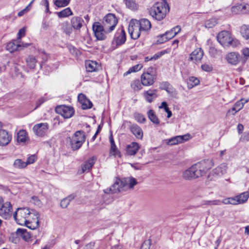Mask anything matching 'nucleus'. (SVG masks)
<instances>
[{"mask_svg": "<svg viewBox=\"0 0 249 249\" xmlns=\"http://www.w3.org/2000/svg\"><path fill=\"white\" fill-rule=\"evenodd\" d=\"M70 140V144L71 147L73 150H77L79 149L84 142H81L80 141H76L74 140Z\"/></svg>", "mask_w": 249, "mask_h": 249, "instance_id": "40", "label": "nucleus"}, {"mask_svg": "<svg viewBox=\"0 0 249 249\" xmlns=\"http://www.w3.org/2000/svg\"><path fill=\"white\" fill-rule=\"evenodd\" d=\"M84 20L80 17H73L71 20V26L74 30H79L83 26Z\"/></svg>", "mask_w": 249, "mask_h": 249, "instance_id": "21", "label": "nucleus"}, {"mask_svg": "<svg viewBox=\"0 0 249 249\" xmlns=\"http://www.w3.org/2000/svg\"><path fill=\"white\" fill-rule=\"evenodd\" d=\"M231 38L229 32L225 31L220 32L217 36V41L223 47L227 46L228 43L232 42L230 41Z\"/></svg>", "mask_w": 249, "mask_h": 249, "instance_id": "19", "label": "nucleus"}, {"mask_svg": "<svg viewBox=\"0 0 249 249\" xmlns=\"http://www.w3.org/2000/svg\"><path fill=\"white\" fill-rule=\"evenodd\" d=\"M164 34L168 40L174 37L177 35V33H174L172 29L170 31H167Z\"/></svg>", "mask_w": 249, "mask_h": 249, "instance_id": "59", "label": "nucleus"}, {"mask_svg": "<svg viewBox=\"0 0 249 249\" xmlns=\"http://www.w3.org/2000/svg\"><path fill=\"white\" fill-rule=\"evenodd\" d=\"M225 59L229 64L232 66H236L240 62L242 63V56L238 52L228 53L225 56Z\"/></svg>", "mask_w": 249, "mask_h": 249, "instance_id": "13", "label": "nucleus"}, {"mask_svg": "<svg viewBox=\"0 0 249 249\" xmlns=\"http://www.w3.org/2000/svg\"><path fill=\"white\" fill-rule=\"evenodd\" d=\"M221 203V201L219 200H213L204 201L203 204L208 205H220Z\"/></svg>", "mask_w": 249, "mask_h": 249, "instance_id": "53", "label": "nucleus"}, {"mask_svg": "<svg viewBox=\"0 0 249 249\" xmlns=\"http://www.w3.org/2000/svg\"><path fill=\"white\" fill-rule=\"evenodd\" d=\"M135 120L140 123H144L146 119L143 115L140 114L139 113H135L134 114Z\"/></svg>", "mask_w": 249, "mask_h": 249, "instance_id": "47", "label": "nucleus"}, {"mask_svg": "<svg viewBox=\"0 0 249 249\" xmlns=\"http://www.w3.org/2000/svg\"><path fill=\"white\" fill-rule=\"evenodd\" d=\"M109 141L111 144V148L110 150L111 152L113 153V155H116L118 154V153H119V150H118V148L115 143V142L113 138L112 134H111V135L109 136Z\"/></svg>", "mask_w": 249, "mask_h": 249, "instance_id": "38", "label": "nucleus"}, {"mask_svg": "<svg viewBox=\"0 0 249 249\" xmlns=\"http://www.w3.org/2000/svg\"><path fill=\"white\" fill-rule=\"evenodd\" d=\"M70 140H74L76 141H80L84 142L86 140L85 132L82 130L77 131L75 132L71 138H69Z\"/></svg>", "mask_w": 249, "mask_h": 249, "instance_id": "27", "label": "nucleus"}, {"mask_svg": "<svg viewBox=\"0 0 249 249\" xmlns=\"http://www.w3.org/2000/svg\"><path fill=\"white\" fill-rule=\"evenodd\" d=\"M190 138V135L189 134L184 135L177 136L172 137L171 139L166 140V144L169 145L177 144L179 143H181L184 141L189 140Z\"/></svg>", "mask_w": 249, "mask_h": 249, "instance_id": "18", "label": "nucleus"}, {"mask_svg": "<svg viewBox=\"0 0 249 249\" xmlns=\"http://www.w3.org/2000/svg\"><path fill=\"white\" fill-rule=\"evenodd\" d=\"M169 11V6L167 2L163 0L161 2H157L151 7L149 14L152 18L158 21L162 20Z\"/></svg>", "mask_w": 249, "mask_h": 249, "instance_id": "2", "label": "nucleus"}, {"mask_svg": "<svg viewBox=\"0 0 249 249\" xmlns=\"http://www.w3.org/2000/svg\"><path fill=\"white\" fill-rule=\"evenodd\" d=\"M130 129L131 132L139 139H142L143 133L142 129L136 124H133L130 125Z\"/></svg>", "mask_w": 249, "mask_h": 249, "instance_id": "25", "label": "nucleus"}, {"mask_svg": "<svg viewBox=\"0 0 249 249\" xmlns=\"http://www.w3.org/2000/svg\"><path fill=\"white\" fill-rule=\"evenodd\" d=\"M70 204V202L69 199H66V198H63L61 202L60 206L62 208H66Z\"/></svg>", "mask_w": 249, "mask_h": 249, "instance_id": "61", "label": "nucleus"}, {"mask_svg": "<svg viewBox=\"0 0 249 249\" xmlns=\"http://www.w3.org/2000/svg\"><path fill=\"white\" fill-rule=\"evenodd\" d=\"M85 66L87 71L89 72L95 71L98 70V63L93 61L88 60L85 62Z\"/></svg>", "mask_w": 249, "mask_h": 249, "instance_id": "28", "label": "nucleus"}, {"mask_svg": "<svg viewBox=\"0 0 249 249\" xmlns=\"http://www.w3.org/2000/svg\"><path fill=\"white\" fill-rule=\"evenodd\" d=\"M204 52L203 50L201 48H198L190 53L188 60L197 64L201 61Z\"/></svg>", "mask_w": 249, "mask_h": 249, "instance_id": "16", "label": "nucleus"}, {"mask_svg": "<svg viewBox=\"0 0 249 249\" xmlns=\"http://www.w3.org/2000/svg\"><path fill=\"white\" fill-rule=\"evenodd\" d=\"M55 111L65 119L71 118L74 114V110L72 107L65 105L57 106L55 108Z\"/></svg>", "mask_w": 249, "mask_h": 249, "instance_id": "10", "label": "nucleus"}, {"mask_svg": "<svg viewBox=\"0 0 249 249\" xmlns=\"http://www.w3.org/2000/svg\"><path fill=\"white\" fill-rule=\"evenodd\" d=\"M25 32H26V28L23 27V28L20 29L19 30L18 34L17 39H18V40H20V38L25 36Z\"/></svg>", "mask_w": 249, "mask_h": 249, "instance_id": "60", "label": "nucleus"}, {"mask_svg": "<svg viewBox=\"0 0 249 249\" xmlns=\"http://www.w3.org/2000/svg\"><path fill=\"white\" fill-rule=\"evenodd\" d=\"M58 17L59 18L68 17L72 15V12L70 8H66L62 11L59 12L57 13Z\"/></svg>", "mask_w": 249, "mask_h": 249, "instance_id": "36", "label": "nucleus"}, {"mask_svg": "<svg viewBox=\"0 0 249 249\" xmlns=\"http://www.w3.org/2000/svg\"><path fill=\"white\" fill-rule=\"evenodd\" d=\"M31 163V162L30 161V157H29L28 158L26 162H24L20 159L16 160L13 163V166L15 168L21 169L25 168L27 165Z\"/></svg>", "mask_w": 249, "mask_h": 249, "instance_id": "29", "label": "nucleus"}, {"mask_svg": "<svg viewBox=\"0 0 249 249\" xmlns=\"http://www.w3.org/2000/svg\"><path fill=\"white\" fill-rule=\"evenodd\" d=\"M125 3L126 7L131 10L137 9V5L133 0H125Z\"/></svg>", "mask_w": 249, "mask_h": 249, "instance_id": "46", "label": "nucleus"}, {"mask_svg": "<svg viewBox=\"0 0 249 249\" xmlns=\"http://www.w3.org/2000/svg\"><path fill=\"white\" fill-rule=\"evenodd\" d=\"M142 67L141 64L136 65L129 68L128 71L124 73V75H127L131 72H137L140 71Z\"/></svg>", "mask_w": 249, "mask_h": 249, "instance_id": "44", "label": "nucleus"}, {"mask_svg": "<svg viewBox=\"0 0 249 249\" xmlns=\"http://www.w3.org/2000/svg\"><path fill=\"white\" fill-rule=\"evenodd\" d=\"M142 82L138 79L133 81L131 83V87L134 91H138L142 88Z\"/></svg>", "mask_w": 249, "mask_h": 249, "instance_id": "42", "label": "nucleus"}, {"mask_svg": "<svg viewBox=\"0 0 249 249\" xmlns=\"http://www.w3.org/2000/svg\"><path fill=\"white\" fill-rule=\"evenodd\" d=\"M216 24V20L214 18H211L205 21V26L207 28H211L214 26Z\"/></svg>", "mask_w": 249, "mask_h": 249, "instance_id": "48", "label": "nucleus"}, {"mask_svg": "<svg viewBox=\"0 0 249 249\" xmlns=\"http://www.w3.org/2000/svg\"><path fill=\"white\" fill-rule=\"evenodd\" d=\"M157 92L156 89H150L143 92V96L147 102L151 103L157 97Z\"/></svg>", "mask_w": 249, "mask_h": 249, "instance_id": "22", "label": "nucleus"}, {"mask_svg": "<svg viewBox=\"0 0 249 249\" xmlns=\"http://www.w3.org/2000/svg\"><path fill=\"white\" fill-rule=\"evenodd\" d=\"M140 148L139 144L136 142H132L127 145L126 148V153L130 156L135 155Z\"/></svg>", "mask_w": 249, "mask_h": 249, "instance_id": "23", "label": "nucleus"}, {"mask_svg": "<svg viewBox=\"0 0 249 249\" xmlns=\"http://www.w3.org/2000/svg\"><path fill=\"white\" fill-rule=\"evenodd\" d=\"M240 33L245 39H249V26L243 25L240 28Z\"/></svg>", "mask_w": 249, "mask_h": 249, "instance_id": "35", "label": "nucleus"}, {"mask_svg": "<svg viewBox=\"0 0 249 249\" xmlns=\"http://www.w3.org/2000/svg\"><path fill=\"white\" fill-rule=\"evenodd\" d=\"M118 23V20L113 14H108L104 18V26L108 32L113 31Z\"/></svg>", "mask_w": 249, "mask_h": 249, "instance_id": "5", "label": "nucleus"}, {"mask_svg": "<svg viewBox=\"0 0 249 249\" xmlns=\"http://www.w3.org/2000/svg\"><path fill=\"white\" fill-rule=\"evenodd\" d=\"M61 29L63 32L66 35L70 36L72 32V28L68 21H65L61 23Z\"/></svg>", "mask_w": 249, "mask_h": 249, "instance_id": "33", "label": "nucleus"}, {"mask_svg": "<svg viewBox=\"0 0 249 249\" xmlns=\"http://www.w3.org/2000/svg\"><path fill=\"white\" fill-rule=\"evenodd\" d=\"M32 215L35 216V217H32V240L33 237L36 239L34 244H36L42 237V234L41 231L37 230L39 225L38 213L36 210L32 209Z\"/></svg>", "mask_w": 249, "mask_h": 249, "instance_id": "4", "label": "nucleus"}, {"mask_svg": "<svg viewBox=\"0 0 249 249\" xmlns=\"http://www.w3.org/2000/svg\"><path fill=\"white\" fill-rule=\"evenodd\" d=\"M92 29L97 40H103L106 38V33L108 32L100 22H95L92 25Z\"/></svg>", "mask_w": 249, "mask_h": 249, "instance_id": "8", "label": "nucleus"}, {"mask_svg": "<svg viewBox=\"0 0 249 249\" xmlns=\"http://www.w3.org/2000/svg\"><path fill=\"white\" fill-rule=\"evenodd\" d=\"M52 26V24L50 21H47L45 20H44L42 21V27L44 30H47L50 27Z\"/></svg>", "mask_w": 249, "mask_h": 249, "instance_id": "62", "label": "nucleus"}, {"mask_svg": "<svg viewBox=\"0 0 249 249\" xmlns=\"http://www.w3.org/2000/svg\"><path fill=\"white\" fill-rule=\"evenodd\" d=\"M26 140V132L24 130H20L17 134V141L18 142H25Z\"/></svg>", "mask_w": 249, "mask_h": 249, "instance_id": "41", "label": "nucleus"}, {"mask_svg": "<svg viewBox=\"0 0 249 249\" xmlns=\"http://www.w3.org/2000/svg\"><path fill=\"white\" fill-rule=\"evenodd\" d=\"M128 187L130 189H132L134 186L138 184V182L136 179L130 177L128 179Z\"/></svg>", "mask_w": 249, "mask_h": 249, "instance_id": "54", "label": "nucleus"}, {"mask_svg": "<svg viewBox=\"0 0 249 249\" xmlns=\"http://www.w3.org/2000/svg\"><path fill=\"white\" fill-rule=\"evenodd\" d=\"M12 206L10 202H6L0 207V216L7 219L12 215Z\"/></svg>", "mask_w": 249, "mask_h": 249, "instance_id": "15", "label": "nucleus"}, {"mask_svg": "<svg viewBox=\"0 0 249 249\" xmlns=\"http://www.w3.org/2000/svg\"><path fill=\"white\" fill-rule=\"evenodd\" d=\"M158 37V39L157 40V42L158 44H162L168 41V39L166 38V36L164 34L160 35Z\"/></svg>", "mask_w": 249, "mask_h": 249, "instance_id": "56", "label": "nucleus"}, {"mask_svg": "<svg viewBox=\"0 0 249 249\" xmlns=\"http://www.w3.org/2000/svg\"><path fill=\"white\" fill-rule=\"evenodd\" d=\"M49 128L48 123H39L34 126L33 130L36 135L40 137L44 136Z\"/></svg>", "mask_w": 249, "mask_h": 249, "instance_id": "17", "label": "nucleus"}, {"mask_svg": "<svg viewBox=\"0 0 249 249\" xmlns=\"http://www.w3.org/2000/svg\"><path fill=\"white\" fill-rule=\"evenodd\" d=\"M153 68H150L146 72H144L141 75V82L142 85L149 86L154 84L156 79V75L153 73Z\"/></svg>", "mask_w": 249, "mask_h": 249, "instance_id": "7", "label": "nucleus"}, {"mask_svg": "<svg viewBox=\"0 0 249 249\" xmlns=\"http://www.w3.org/2000/svg\"><path fill=\"white\" fill-rule=\"evenodd\" d=\"M94 164V157L90 158L84 164L81 166L82 173H84L86 171H89L91 169Z\"/></svg>", "mask_w": 249, "mask_h": 249, "instance_id": "31", "label": "nucleus"}, {"mask_svg": "<svg viewBox=\"0 0 249 249\" xmlns=\"http://www.w3.org/2000/svg\"><path fill=\"white\" fill-rule=\"evenodd\" d=\"M32 203H34L35 205L39 207L41 205V201L36 196H32Z\"/></svg>", "mask_w": 249, "mask_h": 249, "instance_id": "63", "label": "nucleus"}, {"mask_svg": "<svg viewBox=\"0 0 249 249\" xmlns=\"http://www.w3.org/2000/svg\"><path fill=\"white\" fill-rule=\"evenodd\" d=\"M213 166V163L211 160H202L185 170L182 173V177L187 180L198 178L205 175Z\"/></svg>", "mask_w": 249, "mask_h": 249, "instance_id": "1", "label": "nucleus"}, {"mask_svg": "<svg viewBox=\"0 0 249 249\" xmlns=\"http://www.w3.org/2000/svg\"><path fill=\"white\" fill-rule=\"evenodd\" d=\"M227 166L225 163H222L214 169L208 175V179L214 180L217 178L225 174L227 172Z\"/></svg>", "mask_w": 249, "mask_h": 249, "instance_id": "12", "label": "nucleus"}, {"mask_svg": "<svg viewBox=\"0 0 249 249\" xmlns=\"http://www.w3.org/2000/svg\"><path fill=\"white\" fill-rule=\"evenodd\" d=\"M242 53L244 55L242 56V63L244 64L249 57V48H246L242 50Z\"/></svg>", "mask_w": 249, "mask_h": 249, "instance_id": "49", "label": "nucleus"}, {"mask_svg": "<svg viewBox=\"0 0 249 249\" xmlns=\"http://www.w3.org/2000/svg\"><path fill=\"white\" fill-rule=\"evenodd\" d=\"M240 204L245 203L249 197V193L248 192H243L239 195H237Z\"/></svg>", "mask_w": 249, "mask_h": 249, "instance_id": "39", "label": "nucleus"}, {"mask_svg": "<svg viewBox=\"0 0 249 249\" xmlns=\"http://www.w3.org/2000/svg\"><path fill=\"white\" fill-rule=\"evenodd\" d=\"M201 67L203 71L207 72H210L213 70V67L211 64H204L201 65Z\"/></svg>", "mask_w": 249, "mask_h": 249, "instance_id": "57", "label": "nucleus"}, {"mask_svg": "<svg viewBox=\"0 0 249 249\" xmlns=\"http://www.w3.org/2000/svg\"><path fill=\"white\" fill-rule=\"evenodd\" d=\"M70 0H56L54 4L58 7L66 6L70 3Z\"/></svg>", "mask_w": 249, "mask_h": 249, "instance_id": "45", "label": "nucleus"}, {"mask_svg": "<svg viewBox=\"0 0 249 249\" xmlns=\"http://www.w3.org/2000/svg\"><path fill=\"white\" fill-rule=\"evenodd\" d=\"M30 45V43H24L18 39H14L9 42L6 46V49L11 53L20 51Z\"/></svg>", "mask_w": 249, "mask_h": 249, "instance_id": "9", "label": "nucleus"}, {"mask_svg": "<svg viewBox=\"0 0 249 249\" xmlns=\"http://www.w3.org/2000/svg\"><path fill=\"white\" fill-rule=\"evenodd\" d=\"M138 25L141 30L144 32L149 31L151 28V22L146 18H142L140 20H138Z\"/></svg>", "mask_w": 249, "mask_h": 249, "instance_id": "24", "label": "nucleus"}, {"mask_svg": "<svg viewBox=\"0 0 249 249\" xmlns=\"http://www.w3.org/2000/svg\"><path fill=\"white\" fill-rule=\"evenodd\" d=\"M3 125L0 122V146L8 145L12 140V134L7 130L3 129Z\"/></svg>", "mask_w": 249, "mask_h": 249, "instance_id": "11", "label": "nucleus"}, {"mask_svg": "<svg viewBox=\"0 0 249 249\" xmlns=\"http://www.w3.org/2000/svg\"><path fill=\"white\" fill-rule=\"evenodd\" d=\"M172 86L167 81L162 82L160 84V88L161 89L165 90L166 91L170 89V88H171Z\"/></svg>", "mask_w": 249, "mask_h": 249, "instance_id": "50", "label": "nucleus"}, {"mask_svg": "<svg viewBox=\"0 0 249 249\" xmlns=\"http://www.w3.org/2000/svg\"><path fill=\"white\" fill-rule=\"evenodd\" d=\"M147 116L149 119L154 124H160V120L158 117L156 116L154 111L152 109L149 110L147 112Z\"/></svg>", "mask_w": 249, "mask_h": 249, "instance_id": "34", "label": "nucleus"}, {"mask_svg": "<svg viewBox=\"0 0 249 249\" xmlns=\"http://www.w3.org/2000/svg\"><path fill=\"white\" fill-rule=\"evenodd\" d=\"M128 30L131 38L133 39H138L140 36L141 32H142L138 25V20L134 19H131L130 21Z\"/></svg>", "mask_w": 249, "mask_h": 249, "instance_id": "6", "label": "nucleus"}, {"mask_svg": "<svg viewBox=\"0 0 249 249\" xmlns=\"http://www.w3.org/2000/svg\"><path fill=\"white\" fill-rule=\"evenodd\" d=\"M78 100L81 104V107L83 109L91 108L92 107V102L87 98L85 95L80 93L78 96Z\"/></svg>", "mask_w": 249, "mask_h": 249, "instance_id": "20", "label": "nucleus"}, {"mask_svg": "<svg viewBox=\"0 0 249 249\" xmlns=\"http://www.w3.org/2000/svg\"><path fill=\"white\" fill-rule=\"evenodd\" d=\"M68 49L70 52L74 56H78L80 54V51L78 50L75 47L72 45L68 46Z\"/></svg>", "mask_w": 249, "mask_h": 249, "instance_id": "52", "label": "nucleus"}, {"mask_svg": "<svg viewBox=\"0 0 249 249\" xmlns=\"http://www.w3.org/2000/svg\"><path fill=\"white\" fill-rule=\"evenodd\" d=\"M126 181L124 182L120 179H117L115 182L110 187L111 188L115 189L116 190V193L121 192L123 188L125 186Z\"/></svg>", "mask_w": 249, "mask_h": 249, "instance_id": "30", "label": "nucleus"}, {"mask_svg": "<svg viewBox=\"0 0 249 249\" xmlns=\"http://www.w3.org/2000/svg\"><path fill=\"white\" fill-rule=\"evenodd\" d=\"M31 8V2L29 3V4L23 10H21L18 13V17H22L28 12L30 11Z\"/></svg>", "mask_w": 249, "mask_h": 249, "instance_id": "51", "label": "nucleus"}, {"mask_svg": "<svg viewBox=\"0 0 249 249\" xmlns=\"http://www.w3.org/2000/svg\"><path fill=\"white\" fill-rule=\"evenodd\" d=\"M199 83V79L195 77L191 76L187 79V87L189 89L198 85Z\"/></svg>", "mask_w": 249, "mask_h": 249, "instance_id": "32", "label": "nucleus"}, {"mask_svg": "<svg viewBox=\"0 0 249 249\" xmlns=\"http://www.w3.org/2000/svg\"><path fill=\"white\" fill-rule=\"evenodd\" d=\"M223 203L225 204H231L232 205H237L240 204L238 198L237 196L234 197L226 198L224 200Z\"/></svg>", "mask_w": 249, "mask_h": 249, "instance_id": "37", "label": "nucleus"}, {"mask_svg": "<svg viewBox=\"0 0 249 249\" xmlns=\"http://www.w3.org/2000/svg\"><path fill=\"white\" fill-rule=\"evenodd\" d=\"M249 101V99H241L239 101L236 102L234 106L236 107V110H240L244 107L245 103Z\"/></svg>", "mask_w": 249, "mask_h": 249, "instance_id": "43", "label": "nucleus"}, {"mask_svg": "<svg viewBox=\"0 0 249 249\" xmlns=\"http://www.w3.org/2000/svg\"><path fill=\"white\" fill-rule=\"evenodd\" d=\"M249 140V133H244L240 138V141L242 142H246Z\"/></svg>", "mask_w": 249, "mask_h": 249, "instance_id": "64", "label": "nucleus"}, {"mask_svg": "<svg viewBox=\"0 0 249 249\" xmlns=\"http://www.w3.org/2000/svg\"><path fill=\"white\" fill-rule=\"evenodd\" d=\"M125 41L126 34L124 29L121 28L118 29L115 33L112 41V44H115L116 46H120L124 44Z\"/></svg>", "mask_w": 249, "mask_h": 249, "instance_id": "14", "label": "nucleus"}, {"mask_svg": "<svg viewBox=\"0 0 249 249\" xmlns=\"http://www.w3.org/2000/svg\"><path fill=\"white\" fill-rule=\"evenodd\" d=\"M16 234L18 236H21L25 241H29L31 237L30 232H27V230L24 229H18Z\"/></svg>", "mask_w": 249, "mask_h": 249, "instance_id": "26", "label": "nucleus"}, {"mask_svg": "<svg viewBox=\"0 0 249 249\" xmlns=\"http://www.w3.org/2000/svg\"><path fill=\"white\" fill-rule=\"evenodd\" d=\"M31 214L30 209L27 207L18 208L13 213V217L16 222L20 225H25L31 229V226L28 225L30 222L27 219Z\"/></svg>", "mask_w": 249, "mask_h": 249, "instance_id": "3", "label": "nucleus"}, {"mask_svg": "<svg viewBox=\"0 0 249 249\" xmlns=\"http://www.w3.org/2000/svg\"><path fill=\"white\" fill-rule=\"evenodd\" d=\"M169 94H170V95L173 97V98H176L177 97V95H178V91H177V90L174 89L173 86L170 88V89L168 90L167 91H166Z\"/></svg>", "mask_w": 249, "mask_h": 249, "instance_id": "55", "label": "nucleus"}, {"mask_svg": "<svg viewBox=\"0 0 249 249\" xmlns=\"http://www.w3.org/2000/svg\"><path fill=\"white\" fill-rule=\"evenodd\" d=\"M151 244L150 240H147L143 242L142 244L140 249H150Z\"/></svg>", "mask_w": 249, "mask_h": 249, "instance_id": "58", "label": "nucleus"}]
</instances>
